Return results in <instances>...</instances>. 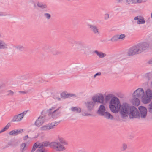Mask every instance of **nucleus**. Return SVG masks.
Segmentation results:
<instances>
[{
  "mask_svg": "<svg viewBox=\"0 0 152 152\" xmlns=\"http://www.w3.org/2000/svg\"><path fill=\"white\" fill-rule=\"evenodd\" d=\"M74 43L75 44V49L78 50H83L86 48L84 44L80 42H75Z\"/></svg>",
  "mask_w": 152,
  "mask_h": 152,
  "instance_id": "13",
  "label": "nucleus"
},
{
  "mask_svg": "<svg viewBox=\"0 0 152 152\" xmlns=\"http://www.w3.org/2000/svg\"><path fill=\"white\" fill-rule=\"evenodd\" d=\"M5 15H4L3 14V13L2 12H0V16H2Z\"/></svg>",
  "mask_w": 152,
  "mask_h": 152,
  "instance_id": "58",
  "label": "nucleus"
},
{
  "mask_svg": "<svg viewBox=\"0 0 152 152\" xmlns=\"http://www.w3.org/2000/svg\"><path fill=\"white\" fill-rule=\"evenodd\" d=\"M37 5L39 7L42 9H45L47 7V6L46 4H43L42 2H38Z\"/></svg>",
  "mask_w": 152,
  "mask_h": 152,
  "instance_id": "27",
  "label": "nucleus"
},
{
  "mask_svg": "<svg viewBox=\"0 0 152 152\" xmlns=\"http://www.w3.org/2000/svg\"><path fill=\"white\" fill-rule=\"evenodd\" d=\"M26 147V144L25 143H22L20 145L21 151L24 152L25 150V148Z\"/></svg>",
  "mask_w": 152,
  "mask_h": 152,
  "instance_id": "40",
  "label": "nucleus"
},
{
  "mask_svg": "<svg viewBox=\"0 0 152 152\" xmlns=\"http://www.w3.org/2000/svg\"><path fill=\"white\" fill-rule=\"evenodd\" d=\"M9 134L11 135H17V130H13L11 131L9 133Z\"/></svg>",
  "mask_w": 152,
  "mask_h": 152,
  "instance_id": "41",
  "label": "nucleus"
},
{
  "mask_svg": "<svg viewBox=\"0 0 152 152\" xmlns=\"http://www.w3.org/2000/svg\"><path fill=\"white\" fill-rule=\"evenodd\" d=\"M19 92L20 93L23 94H25L27 93L26 92L24 91H19Z\"/></svg>",
  "mask_w": 152,
  "mask_h": 152,
  "instance_id": "55",
  "label": "nucleus"
},
{
  "mask_svg": "<svg viewBox=\"0 0 152 152\" xmlns=\"http://www.w3.org/2000/svg\"><path fill=\"white\" fill-rule=\"evenodd\" d=\"M3 132H4L3 131V130L2 129L0 131V134Z\"/></svg>",
  "mask_w": 152,
  "mask_h": 152,
  "instance_id": "60",
  "label": "nucleus"
},
{
  "mask_svg": "<svg viewBox=\"0 0 152 152\" xmlns=\"http://www.w3.org/2000/svg\"><path fill=\"white\" fill-rule=\"evenodd\" d=\"M50 52L53 55H58L61 54V52L55 48H52L50 50Z\"/></svg>",
  "mask_w": 152,
  "mask_h": 152,
  "instance_id": "24",
  "label": "nucleus"
},
{
  "mask_svg": "<svg viewBox=\"0 0 152 152\" xmlns=\"http://www.w3.org/2000/svg\"><path fill=\"white\" fill-rule=\"evenodd\" d=\"M61 107H59L57 109L55 110L53 112H48V115L49 116H51V117L53 118H57L58 115L60 114L61 112L60 111H58L59 109Z\"/></svg>",
  "mask_w": 152,
  "mask_h": 152,
  "instance_id": "12",
  "label": "nucleus"
},
{
  "mask_svg": "<svg viewBox=\"0 0 152 152\" xmlns=\"http://www.w3.org/2000/svg\"><path fill=\"white\" fill-rule=\"evenodd\" d=\"M102 116H104L105 118L108 119L113 120V116L107 111H106L104 113V115Z\"/></svg>",
  "mask_w": 152,
  "mask_h": 152,
  "instance_id": "19",
  "label": "nucleus"
},
{
  "mask_svg": "<svg viewBox=\"0 0 152 152\" xmlns=\"http://www.w3.org/2000/svg\"><path fill=\"white\" fill-rule=\"evenodd\" d=\"M92 101H87L84 103L85 107L87 108L88 112H91L93 110L96 102L103 104L104 98L103 95L100 94L99 95H95L92 98Z\"/></svg>",
  "mask_w": 152,
  "mask_h": 152,
  "instance_id": "1",
  "label": "nucleus"
},
{
  "mask_svg": "<svg viewBox=\"0 0 152 152\" xmlns=\"http://www.w3.org/2000/svg\"><path fill=\"white\" fill-rule=\"evenodd\" d=\"M61 97L62 98H67V95L66 92H63L61 94Z\"/></svg>",
  "mask_w": 152,
  "mask_h": 152,
  "instance_id": "43",
  "label": "nucleus"
},
{
  "mask_svg": "<svg viewBox=\"0 0 152 152\" xmlns=\"http://www.w3.org/2000/svg\"><path fill=\"white\" fill-rule=\"evenodd\" d=\"M130 119L137 118L139 116V111L134 106H130L128 113Z\"/></svg>",
  "mask_w": 152,
  "mask_h": 152,
  "instance_id": "4",
  "label": "nucleus"
},
{
  "mask_svg": "<svg viewBox=\"0 0 152 152\" xmlns=\"http://www.w3.org/2000/svg\"><path fill=\"white\" fill-rule=\"evenodd\" d=\"M141 98L142 103L145 104L149 103L151 100V99L146 96H145L144 97L143 96Z\"/></svg>",
  "mask_w": 152,
  "mask_h": 152,
  "instance_id": "23",
  "label": "nucleus"
},
{
  "mask_svg": "<svg viewBox=\"0 0 152 152\" xmlns=\"http://www.w3.org/2000/svg\"><path fill=\"white\" fill-rule=\"evenodd\" d=\"M133 99H134V102L133 103V104L135 106H138L140 104V102L139 99L137 97H133Z\"/></svg>",
  "mask_w": 152,
  "mask_h": 152,
  "instance_id": "32",
  "label": "nucleus"
},
{
  "mask_svg": "<svg viewBox=\"0 0 152 152\" xmlns=\"http://www.w3.org/2000/svg\"><path fill=\"white\" fill-rule=\"evenodd\" d=\"M7 44L4 41L0 40V49H7Z\"/></svg>",
  "mask_w": 152,
  "mask_h": 152,
  "instance_id": "26",
  "label": "nucleus"
},
{
  "mask_svg": "<svg viewBox=\"0 0 152 152\" xmlns=\"http://www.w3.org/2000/svg\"><path fill=\"white\" fill-rule=\"evenodd\" d=\"M109 18V15L107 13H106L104 15V18L105 20H108Z\"/></svg>",
  "mask_w": 152,
  "mask_h": 152,
  "instance_id": "48",
  "label": "nucleus"
},
{
  "mask_svg": "<svg viewBox=\"0 0 152 152\" xmlns=\"http://www.w3.org/2000/svg\"><path fill=\"white\" fill-rule=\"evenodd\" d=\"M121 103L118 98L114 96L110 99L109 108L111 111L114 113H117L120 111Z\"/></svg>",
  "mask_w": 152,
  "mask_h": 152,
  "instance_id": "2",
  "label": "nucleus"
},
{
  "mask_svg": "<svg viewBox=\"0 0 152 152\" xmlns=\"http://www.w3.org/2000/svg\"><path fill=\"white\" fill-rule=\"evenodd\" d=\"M101 73L100 72H97L94 75V77L95 78L97 76H100L101 75Z\"/></svg>",
  "mask_w": 152,
  "mask_h": 152,
  "instance_id": "51",
  "label": "nucleus"
},
{
  "mask_svg": "<svg viewBox=\"0 0 152 152\" xmlns=\"http://www.w3.org/2000/svg\"><path fill=\"white\" fill-rule=\"evenodd\" d=\"M115 96L112 94H108L105 97V100L106 102H107L109 101L110 99L113 98Z\"/></svg>",
  "mask_w": 152,
  "mask_h": 152,
  "instance_id": "33",
  "label": "nucleus"
},
{
  "mask_svg": "<svg viewBox=\"0 0 152 152\" xmlns=\"http://www.w3.org/2000/svg\"><path fill=\"white\" fill-rule=\"evenodd\" d=\"M7 92L8 93L7 94V95L8 96H12L14 94V92L11 90L8 91Z\"/></svg>",
  "mask_w": 152,
  "mask_h": 152,
  "instance_id": "45",
  "label": "nucleus"
},
{
  "mask_svg": "<svg viewBox=\"0 0 152 152\" xmlns=\"http://www.w3.org/2000/svg\"><path fill=\"white\" fill-rule=\"evenodd\" d=\"M61 121H58L53 122L50 123L52 128H54V127L58 124Z\"/></svg>",
  "mask_w": 152,
  "mask_h": 152,
  "instance_id": "34",
  "label": "nucleus"
},
{
  "mask_svg": "<svg viewBox=\"0 0 152 152\" xmlns=\"http://www.w3.org/2000/svg\"><path fill=\"white\" fill-rule=\"evenodd\" d=\"M126 37V35L124 34H121V35L116 34L114 35L112 38H124Z\"/></svg>",
  "mask_w": 152,
  "mask_h": 152,
  "instance_id": "36",
  "label": "nucleus"
},
{
  "mask_svg": "<svg viewBox=\"0 0 152 152\" xmlns=\"http://www.w3.org/2000/svg\"><path fill=\"white\" fill-rule=\"evenodd\" d=\"M44 18L47 20H50L51 18L50 14L49 13H44L43 14Z\"/></svg>",
  "mask_w": 152,
  "mask_h": 152,
  "instance_id": "37",
  "label": "nucleus"
},
{
  "mask_svg": "<svg viewBox=\"0 0 152 152\" xmlns=\"http://www.w3.org/2000/svg\"><path fill=\"white\" fill-rule=\"evenodd\" d=\"M93 53H96L99 57L100 58H103L106 56V54L103 53L101 51L99 52L97 50L94 51Z\"/></svg>",
  "mask_w": 152,
  "mask_h": 152,
  "instance_id": "22",
  "label": "nucleus"
},
{
  "mask_svg": "<svg viewBox=\"0 0 152 152\" xmlns=\"http://www.w3.org/2000/svg\"><path fill=\"white\" fill-rule=\"evenodd\" d=\"M150 74V73H148L146 74L145 75V77L148 79V80H150V75H149Z\"/></svg>",
  "mask_w": 152,
  "mask_h": 152,
  "instance_id": "49",
  "label": "nucleus"
},
{
  "mask_svg": "<svg viewBox=\"0 0 152 152\" xmlns=\"http://www.w3.org/2000/svg\"><path fill=\"white\" fill-rule=\"evenodd\" d=\"M139 111V116L137 118H140V117L142 118H145L147 115V110L146 108L143 106H140L138 107Z\"/></svg>",
  "mask_w": 152,
  "mask_h": 152,
  "instance_id": "7",
  "label": "nucleus"
},
{
  "mask_svg": "<svg viewBox=\"0 0 152 152\" xmlns=\"http://www.w3.org/2000/svg\"><path fill=\"white\" fill-rule=\"evenodd\" d=\"M149 107L148 108L149 112L151 113H152V101L151 103L149 104Z\"/></svg>",
  "mask_w": 152,
  "mask_h": 152,
  "instance_id": "46",
  "label": "nucleus"
},
{
  "mask_svg": "<svg viewBox=\"0 0 152 152\" xmlns=\"http://www.w3.org/2000/svg\"><path fill=\"white\" fill-rule=\"evenodd\" d=\"M15 48L17 50L20 51H25L26 50L24 47L20 45L16 46Z\"/></svg>",
  "mask_w": 152,
  "mask_h": 152,
  "instance_id": "29",
  "label": "nucleus"
},
{
  "mask_svg": "<svg viewBox=\"0 0 152 152\" xmlns=\"http://www.w3.org/2000/svg\"><path fill=\"white\" fill-rule=\"evenodd\" d=\"M88 26L91 31L96 34L99 33V30L97 26L90 24H88Z\"/></svg>",
  "mask_w": 152,
  "mask_h": 152,
  "instance_id": "14",
  "label": "nucleus"
},
{
  "mask_svg": "<svg viewBox=\"0 0 152 152\" xmlns=\"http://www.w3.org/2000/svg\"><path fill=\"white\" fill-rule=\"evenodd\" d=\"M60 141L61 144H62L65 145H67L68 143L64 140V139L62 138H59L58 139Z\"/></svg>",
  "mask_w": 152,
  "mask_h": 152,
  "instance_id": "38",
  "label": "nucleus"
},
{
  "mask_svg": "<svg viewBox=\"0 0 152 152\" xmlns=\"http://www.w3.org/2000/svg\"><path fill=\"white\" fill-rule=\"evenodd\" d=\"M141 53L137 45L136 44L131 47L128 50V55L132 56Z\"/></svg>",
  "mask_w": 152,
  "mask_h": 152,
  "instance_id": "6",
  "label": "nucleus"
},
{
  "mask_svg": "<svg viewBox=\"0 0 152 152\" xmlns=\"http://www.w3.org/2000/svg\"><path fill=\"white\" fill-rule=\"evenodd\" d=\"M39 143H37V142L35 143L33 146L32 149L31 150V152H34L37 148H39Z\"/></svg>",
  "mask_w": 152,
  "mask_h": 152,
  "instance_id": "31",
  "label": "nucleus"
},
{
  "mask_svg": "<svg viewBox=\"0 0 152 152\" xmlns=\"http://www.w3.org/2000/svg\"><path fill=\"white\" fill-rule=\"evenodd\" d=\"M28 111V110L24 111L22 113L19 114L20 115V118H21L22 119L23 118L24 116V115L25 114H26L27 113Z\"/></svg>",
  "mask_w": 152,
  "mask_h": 152,
  "instance_id": "44",
  "label": "nucleus"
},
{
  "mask_svg": "<svg viewBox=\"0 0 152 152\" xmlns=\"http://www.w3.org/2000/svg\"><path fill=\"white\" fill-rule=\"evenodd\" d=\"M57 99H58V100L59 101H60L61 100V99L59 97L57 98Z\"/></svg>",
  "mask_w": 152,
  "mask_h": 152,
  "instance_id": "62",
  "label": "nucleus"
},
{
  "mask_svg": "<svg viewBox=\"0 0 152 152\" xmlns=\"http://www.w3.org/2000/svg\"><path fill=\"white\" fill-rule=\"evenodd\" d=\"M106 109L103 104H101L99 106L97 111V113L101 115H103L104 113L106 112Z\"/></svg>",
  "mask_w": 152,
  "mask_h": 152,
  "instance_id": "15",
  "label": "nucleus"
},
{
  "mask_svg": "<svg viewBox=\"0 0 152 152\" xmlns=\"http://www.w3.org/2000/svg\"><path fill=\"white\" fill-rule=\"evenodd\" d=\"M21 79H22V80H26V78H25V79H24V78H23V77H21Z\"/></svg>",
  "mask_w": 152,
  "mask_h": 152,
  "instance_id": "61",
  "label": "nucleus"
},
{
  "mask_svg": "<svg viewBox=\"0 0 152 152\" xmlns=\"http://www.w3.org/2000/svg\"><path fill=\"white\" fill-rule=\"evenodd\" d=\"M39 148L35 152H46L45 150L43 148V147H47L50 146V143L49 141H46L42 142L39 143Z\"/></svg>",
  "mask_w": 152,
  "mask_h": 152,
  "instance_id": "10",
  "label": "nucleus"
},
{
  "mask_svg": "<svg viewBox=\"0 0 152 152\" xmlns=\"http://www.w3.org/2000/svg\"><path fill=\"white\" fill-rule=\"evenodd\" d=\"M128 148V145L126 143H123L121 145L120 148V150L121 151H124Z\"/></svg>",
  "mask_w": 152,
  "mask_h": 152,
  "instance_id": "25",
  "label": "nucleus"
},
{
  "mask_svg": "<svg viewBox=\"0 0 152 152\" xmlns=\"http://www.w3.org/2000/svg\"><path fill=\"white\" fill-rule=\"evenodd\" d=\"M145 92L142 88H139L135 91L132 94L133 97L141 98L144 96Z\"/></svg>",
  "mask_w": 152,
  "mask_h": 152,
  "instance_id": "8",
  "label": "nucleus"
},
{
  "mask_svg": "<svg viewBox=\"0 0 152 152\" xmlns=\"http://www.w3.org/2000/svg\"><path fill=\"white\" fill-rule=\"evenodd\" d=\"M117 1L118 3H121L124 0H117Z\"/></svg>",
  "mask_w": 152,
  "mask_h": 152,
  "instance_id": "56",
  "label": "nucleus"
},
{
  "mask_svg": "<svg viewBox=\"0 0 152 152\" xmlns=\"http://www.w3.org/2000/svg\"><path fill=\"white\" fill-rule=\"evenodd\" d=\"M32 1V2H33V4H34V7H36V4H35V3H34V2L33 1Z\"/></svg>",
  "mask_w": 152,
  "mask_h": 152,
  "instance_id": "59",
  "label": "nucleus"
},
{
  "mask_svg": "<svg viewBox=\"0 0 152 152\" xmlns=\"http://www.w3.org/2000/svg\"><path fill=\"white\" fill-rule=\"evenodd\" d=\"M147 0H125V4L126 5H131L138 3H141L146 1Z\"/></svg>",
  "mask_w": 152,
  "mask_h": 152,
  "instance_id": "11",
  "label": "nucleus"
},
{
  "mask_svg": "<svg viewBox=\"0 0 152 152\" xmlns=\"http://www.w3.org/2000/svg\"><path fill=\"white\" fill-rule=\"evenodd\" d=\"M72 111L73 112H75L76 113H79L81 112V109L80 108H77V107H72L71 108Z\"/></svg>",
  "mask_w": 152,
  "mask_h": 152,
  "instance_id": "30",
  "label": "nucleus"
},
{
  "mask_svg": "<svg viewBox=\"0 0 152 152\" xmlns=\"http://www.w3.org/2000/svg\"><path fill=\"white\" fill-rule=\"evenodd\" d=\"M130 106L129 104L125 102L123 103L121 105H120L119 111L122 118H124L128 117Z\"/></svg>",
  "mask_w": 152,
  "mask_h": 152,
  "instance_id": "3",
  "label": "nucleus"
},
{
  "mask_svg": "<svg viewBox=\"0 0 152 152\" xmlns=\"http://www.w3.org/2000/svg\"><path fill=\"white\" fill-rule=\"evenodd\" d=\"M10 126L11 124L10 122H9L8 123L6 126L2 129L3 131L4 132L7 130Z\"/></svg>",
  "mask_w": 152,
  "mask_h": 152,
  "instance_id": "42",
  "label": "nucleus"
},
{
  "mask_svg": "<svg viewBox=\"0 0 152 152\" xmlns=\"http://www.w3.org/2000/svg\"><path fill=\"white\" fill-rule=\"evenodd\" d=\"M134 19L135 20H137V23L138 24H144L145 22L144 18L140 16L135 17Z\"/></svg>",
  "mask_w": 152,
  "mask_h": 152,
  "instance_id": "16",
  "label": "nucleus"
},
{
  "mask_svg": "<svg viewBox=\"0 0 152 152\" xmlns=\"http://www.w3.org/2000/svg\"><path fill=\"white\" fill-rule=\"evenodd\" d=\"M20 114H18L17 115H15L13 117V118L11 120V122H19L22 120L21 118H20Z\"/></svg>",
  "mask_w": 152,
  "mask_h": 152,
  "instance_id": "21",
  "label": "nucleus"
},
{
  "mask_svg": "<svg viewBox=\"0 0 152 152\" xmlns=\"http://www.w3.org/2000/svg\"><path fill=\"white\" fill-rule=\"evenodd\" d=\"M50 146L57 151H62L66 150V148L58 142H53L50 143Z\"/></svg>",
  "mask_w": 152,
  "mask_h": 152,
  "instance_id": "5",
  "label": "nucleus"
},
{
  "mask_svg": "<svg viewBox=\"0 0 152 152\" xmlns=\"http://www.w3.org/2000/svg\"><path fill=\"white\" fill-rule=\"evenodd\" d=\"M42 124V122L39 120L38 119V118L36 120L34 123L35 125L38 127H39Z\"/></svg>",
  "mask_w": 152,
  "mask_h": 152,
  "instance_id": "35",
  "label": "nucleus"
},
{
  "mask_svg": "<svg viewBox=\"0 0 152 152\" xmlns=\"http://www.w3.org/2000/svg\"><path fill=\"white\" fill-rule=\"evenodd\" d=\"M140 53L147 50L149 47V44L146 42H141L137 44Z\"/></svg>",
  "mask_w": 152,
  "mask_h": 152,
  "instance_id": "9",
  "label": "nucleus"
},
{
  "mask_svg": "<svg viewBox=\"0 0 152 152\" xmlns=\"http://www.w3.org/2000/svg\"><path fill=\"white\" fill-rule=\"evenodd\" d=\"M148 63L149 64H152V58L149 60Z\"/></svg>",
  "mask_w": 152,
  "mask_h": 152,
  "instance_id": "57",
  "label": "nucleus"
},
{
  "mask_svg": "<svg viewBox=\"0 0 152 152\" xmlns=\"http://www.w3.org/2000/svg\"><path fill=\"white\" fill-rule=\"evenodd\" d=\"M17 130V134H18V133H21L23 131V129H20L19 130Z\"/></svg>",
  "mask_w": 152,
  "mask_h": 152,
  "instance_id": "54",
  "label": "nucleus"
},
{
  "mask_svg": "<svg viewBox=\"0 0 152 152\" xmlns=\"http://www.w3.org/2000/svg\"><path fill=\"white\" fill-rule=\"evenodd\" d=\"M82 115L84 116H91V114L89 113H84L82 114Z\"/></svg>",
  "mask_w": 152,
  "mask_h": 152,
  "instance_id": "50",
  "label": "nucleus"
},
{
  "mask_svg": "<svg viewBox=\"0 0 152 152\" xmlns=\"http://www.w3.org/2000/svg\"><path fill=\"white\" fill-rule=\"evenodd\" d=\"M18 144V141L16 142V140L14 139H11L9 142H8L7 144V147L9 146H17Z\"/></svg>",
  "mask_w": 152,
  "mask_h": 152,
  "instance_id": "20",
  "label": "nucleus"
},
{
  "mask_svg": "<svg viewBox=\"0 0 152 152\" xmlns=\"http://www.w3.org/2000/svg\"><path fill=\"white\" fill-rule=\"evenodd\" d=\"M29 138L28 136V135H26L23 138V140H26L28 138Z\"/></svg>",
  "mask_w": 152,
  "mask_h": 152,
  "instance_id": "53",
  "label": "nucleus"
},
{
  "mask_svg": "<svg viewBox=\"0 0 152 152\" xmlns=\"http://www.w3.org/2000/svg\"><path fill=\"white\" fill-rule=\"evenodd\" d=\"M52 129L50 123L48 124L45 125H43L40 128L41 131L49 130Z\"/></svg>",
  "mask_w": 152,
  "mask_h": 152,
  "instance_id": "18",
  "label": "nucleus"
},
{
  "mask_svg": "<svg viewBox=\"0 0 152 152\" xmlns=\"http://www.w3.org/2000/svg\"><path fill=\"white\" fill-rule=\"evenodd\" d=\"M124 39H102L100 40V41L102 42H106L108 43H110V42H115L118 41V40L121 39V40H123Z\"/></svg>",
  "mask_w": 152,
  "mask_h": 152,
  "instance_id": "17",
  "label": "nucleus"
},
{
  "mask_svg": "<svg viewBox=\"0 0 152 152\" xmlns=\"http://www.w3.org/2000/svg\"><path fill=\"white\" fill-rule=\"evenodd\" d=\"M55 109V107H52L51 108H50L49 110H48V112L50 111V112H51L50 111L51 110H54Z\"/></svg>",
  "mask_w": 152,
  "mask_h": 152,
  "instance_id": "52",
  "label": "nucleus"
},
{
  "mask_svg": "<svg viewBox=\"0 0 152 152\" xmlns=\"http://www.w3.org/2000/svg\"><path fill=\"white\" fill-rule=\"evenodd\" d=\"M67 98H70L72 97H76V95L73 94H67Z\"/></svg>",
  "mask_w": 152,
  "mask_h": 152,
  "instance_id": "47",
  "label": "nucleus"
},
{
  "mask_svg": "<svg viewBox=\"0 0 152 152\" xmlns=\"http://www.w3.org/2000/svg\"><path fill=\"white\" fill-rule=\"evenodd\" d=\"M38 119L40 120V121L42 122L43 123L45 121L46 119V117L45 115H41L39 116V117L38 118Z\"/></svg>",
  "mask_w": 152,
  "mask_h": 152,
  "instance_id": "39",
  "label": "nucleus"
},
{
  "mask_svg": "<svg viewBox=\"0 0 152 152\" xmlns=\"http://www.w3.org/2000/svg\"><path fill=\"white\" fill-rule=\"evenodd\" d=\"M146 96L149 97L151 99H152V90L150 89H147L146 91Z\"/></svg>",
  "mask_w": 152,
  "mask_h": 152,
  "instance_id": "28",
  "label": "nucleus"
}]
</instances>
